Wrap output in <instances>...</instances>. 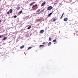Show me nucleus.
Masks as SVG:
<instances>
[{
  "instance_id": "f257e3e1",
  "label": "nucleus",
  "mask_w": 78,
  "mask_h": 78,
  "mask_svg": "<svg viewBox=\"0 0 78 78\" xmlns=\"http://www.w3.org/2000/svg\"><path fill=\"white\" fill-rule=\"evenodd\" d=\"M53 8V7L52 6H49L48 8H47V10H48L50 11V10H51V9H52Z\"/></svg>"
},
{
  "instance_id": "f03ea898",
  "label": "nucleus",
  "mask_w": 78,
  "mask_h": 78,
  "mask_svg": "<svg viewBox=\"0 0 78 78\" xmlns=\"http://www.w3.org/2000/svg\"><path fill=\"white\" fill-rule=\"evenodd\" d=\"M44 32V30H41L40 31V33H41V34H42Z\"/></svg>"
},
{
  "instance_id": "7ed1b4c3",
  "label": "nucleus",
  "mask_w": 78,
  "mask_h": 78,
  "mask_svg": "<svg viewBox=\"0 0 78 78\" xmlns=\"http://www.w3.org/2000/svg\"><path fill=\"white\" fill-rule=\"evenodd\" d=\"M63 20L64 21H65V22H66V21H67V20H68V18H64Z\"/></svg>"
},
{
  "instance_id": "20e7f679",
  "label": "nucleus",
  "mask_w": 78,
  "mask_h": 78,
  "mask_svg": "<svg viewBox=\"0 0 78 78\" xmlns=\"http://www.w3.org/2000/svg\"><path fill=\"white\" fill-rule=\"evenodd\" d=\"M7 39V37H4V38H3V39H2V41H5V40H6V39Z\"/></svg>"
},
{
  "instance_id": "39448f33",
  "label": "nucleus",
  "mask_w": 78,
  "mask_h": 78,
  "mask_svg": "<svg viewBox=\"0 0 78 78\" xmlns=\"http://www.w3.org/2000/svg\"><path fill=\"white\" fill-rule=\"evenodd\" d=\"M35 3V2H33L31 3L30 5V6H31L33 5H34Z\"/></svg>"
},
{
  "instance_id": "423d86ee",
  "label": "nucleus",
  "mask_w": 78,
  "mask_h": 78,
  "mask_svg": "<svg viewBox=\"0 0 78 78\" xmlns=\"http://www.w3.org/2000/svg\"><path fill=\"white\" fill-rule=\"evenodd\" d=\"M45 5V2H43L41 5V6H43L44 5Z\"/></svg>"
},
{
  "instance_id": "0eeeda50",
  "label": "nucleus",
  "mask_w": 78,
  "mask_h": 78,
  "mask_svg": "<svg viewBox=\"0 0 78 78\" xmlns=\"http://www.w3.org/2000/svg\"><path fill=\"white\" fill-rule=\"evenodd\" d=\"M22 12V10H21L19 12V13L18 15H20V14H21Z\"/></svg>"
},
{
  "instance_id": "6e6552de",
  "label": "nucleus",
  "mask_w": 78,
  "mask_h": 78,
  "mask_svg": "<svg viewBox=\"0 0 78 78\" xmlns=\"http://www.w3.org/2000/svg\"><path fill=\"white\" fill-rule=\"evenodd\" d=\"M51 45V42H49L48 43V46H50Z\"/></svg>"
},
{
  "instance_id": "1a4fd4ad",
  "label": "nucleus",
  "mask_w": 78,
  "mask_h": 78,
  "mask_svg": "<svg viewBox=\"0 0 78 78\" xmlns=\"http://www.w3.org/2000/svg\"><path fill=\"white\" fill-rule=\"evenodd\" d=\"M24 47H25L24 45H22L20 47V48H21V49H22V48H23Z\"/></svg>"
},
{
  "instance_id": "9d476101",
  "label": "nucleus",
  "mask_w": 78,
  "mask_h": 78,
  "mask_svg": "<svg viewBox=\"0 0 78 78\" xmlns=\"http://www.w3.org/2000/svg\"><path fill=\"white\" fill-rule=\"evenodd\" d=\"M20 9V7H18L17 8V10H19V9Z\"/></svg>"
},
{
  "instance_id": "9b49d317",
  "label": "nucleus",
  "mask_w": 78,
  "mask_h": 78,
  "mask_svg": "<svg viewBox=\"0 0 78 78\" xmlns=\"http://www.w3.org/2000/svg\"><path fill=\"white\" fill-rule=\"evenodd\" d=\"M52 42H56V39H55Z\"/></svg>"
},
{
  "instance_id": "f8f14e48",
  "label": "nucleus",
  "mask_w": 78,
  "mask_h": 78,
  "mask_svg": "<svg viewBox=\"0 0 78 78\" xmlns=\"http://www.w3.org/2000/svg\"><path fill=\"white\" fill-rule=\"evenodd\" d=\"M3 37V35H0V38H2Z\"/></svg>"
},
{
  "instance_id": "ddd939ff",
  "label": "nucleus",
  "mask_w": 78,
  "mask_h": 78,
  "mask_svg": "<svg viewBox=\"0 0 78 78\" xmlns=\"http://www.w3.org/2000/svg\"><path fill=\"white\" fill-rule=\"evenodd\" d=\"M52 14V12L50 13H49V14L48 15V16H51V14Z\"/></svg>"
},
{
  "instance_id": "4468645a",
  "label": "nucleus",
  "mask_w": 78,
  "mask_h": 78,
  "mask_svg": "<svg viewBox=\"0 0 78 78\" xmlns=\"http://www.w3.org/2000/svg\"><path fill=\"white\" fill-rule=\"evenodd\" d=\"M44 45H41L39 46V47H44Z\"/></svg>"
},
{
  "instance_id": "2eb2a0df",
  "label": "nucleus",
  "mask_w": 78,
  "mask_h": 78,
  "mask_svg": "<svg viewBox=\"0 0 78 78\" xmlns=\"http://www.w3.org/2000/svg\"><path fill=\"white\" fill-rule=\"evenodd\" d=\"M31 27V26H29L28 27L27 29H28V30H30Z\"/></svg>"
},
{
  "instance_id": "dca6fc26",
  "label": "nucleus",
  "mask_w": 78,
  "mask_h": 78,
  "mask_svg": "<svg viewBox=\"0 0 78 78\" xmlns=\"http://www.w3.org/2000/svg\"><path fill=\"white\" fill-rule=\"evenodd\" d=\"M40 10H41V9H39L36 12H39V11H40Z\"/></svg>"
},
{
  "instance_id": "f3484780",
  "label": "nucleus",
  "mask_w": 78,
  "mask_h": 78,
  "mask_svg": "<svg viewBox=\"0 0 78 78\" xmlns=\"http://www.w3.org/2000/svg\"><path fill=\"white\" fill-rule=\"evenodd\" d=\"M12 10L11 9L10 10V13H12Z\"/></svg>"
},
{
  "instance_id": "a211bd4d",
  "label": "nucleus",
  "mask_w": 78,
  "mask_h": 78,
  "mask_svg": "<svg viewBox=\"0 0 78 78\" xmlns=\"http://www.w3.org/2000/svg\"><path fill=\"white\" fill-rule=\"evenodd\" d=\"M49 41H51V38L50 37L49 38Z\"/></svg>"
},
{
  "instance_id": "6ab92c4d",
  "label": "nucleus",
  "mask_w": 78,
  "mask_h": 78,
  "mask_svg": "<svg viewBox=\"0 0 78 78\" xmlns=\"http://www.w3.org/2000/svg\"><path fill=\"white\" fill-rule=\"evenodd\" d=\"M55 20H56V19H54L53 20V22H55Z\"/></svg>"
},
{
  "instance_id": "aec40b11",
  "label": "nucleus",
  "mask_w": 78,
  "mask_h": 78,
  "mask_svg": "<svg viewBox=\"0 0 78 78\" xmlns=\"http://www.w3.org/2000/svg\"><path fill=\"white\" fill-rule=\"evenodd\" d=\"M31 47H29L28 48V50H30V49H31Z\"/></svg>"
},
{
  "instance_id": "412c9836",
  "label": "nucleus",
  "mask_w": 78,
  "mask_h": 78,
  "mask_svg": "<svg viewBox=\"0 0 78 78\" xmlns=\"http://www.w3.org/2000/svg\"><path fill=\"white\" fill-rule=\"evenodd\" d=\"M16 17H17V16L15 15V16H14V18H16Z\"/></svg>"
},
{
  "instance_id": "4be33fe9",
  "label": "nucleus",
  "mask_w": 78,
  "mask_h": 78,
  "mask_svg": "<svg viewBox=\"0 0 78 78\" xmlns=\"http://www.w3.org/2000/svg\"><path fill=\"white\" fill-rule=\"evenodd\" d=\"M34 7H35V5H34L32 7V8H34Z\"/></svg>"
},
{
  "instance_id": "5701e85b",
  "label": "nucleus",
  "mask_w": 78,
  "mask_h": 78,
  "mask_svg": "<svg viewBox=\"0 0 78 78\" xmlns=\"http://www.w3.org/2000/svg\"><path fill=\"white\" fill-rule=\"evenodd\" d=\"M7 14H9V12H8Z\"/></svg>"
},
{
  "instance_id": "b1692460",
  "label": "nucleus",
  "mask_w": 78,
  "mask_h": 78,
  "mask_svg": "<svg viewBox=\"0 0 78 78\" xmlns=\"http://www.w3.org/2000/svg\"><path fill=\"white\" fill-rule=\"evenodd\" d=\"M35 6H36V7L37 6V4L35 5Z\"/></svg>"
},
{
  "instance_id": "393cba45",
  "label": "nucleus",
  "mask_w": 78,
  "mask_h": 78,
  "mask_svg": "<svg viewBox=\"0 0 78 78\" xmlns=\"http://www.w3.org/2000/svg\"><path fill=\"white\" fill-rule=\"evenodd\" d=\"M63 16H61L60 17V19H61L62 18V17Z\"/></svg>"
},
{
  "instance_id": "a878e982",
  "label": "nucleus",
  "mask_w": 78,
  "mask_h": 78,
  "mask_svg": "<svg viewBox=\"0 0 78 78\" xmlns=\"http://www.w3.org/2000/svg\"><path fill=\"white\" fill-rule=\"evenodd\" d=\"M64 13H63L62 15V16H63V15H64Z\"/></svg>"
},
{
  "instance_id": "bb28decb",
  "label": "nucleus",
  "mask_w": 78,
  "mask_h": 78,
  "mask_svg": "<svg viewBox=\"0 0 78 78\" xmlns=\"http://www.w3.org/2000/svg\"><path fill=\"white\" fill-rule=\"evenodd\" d=\"M45 42H43L42 43V44H45Z\"/></svg>"
},
{
  "instance_id": "cd10ccee",
  "label": "nucleus",
  "mask_w": 78,
  "mask_h": 78,
  "mask_svg": "<svg viewBox=\"0 0 78 78\" xmlns=\"http://www.w3.org/2000/svg\"><path fill=\"white\" fill-rule=\"evenodd\" d=\"M57 43V42H55V43H54V44H56Z\"/></svg>"
},
{
  "instance_id": "c85d7f7f",
  "label": "nucleus",
  "mask_w": 78,
  "mask_h": 78,
  "mask_svg": "<svg viewBox=\"0 0 78 78\" xmlns=\"http://www.w3.org/2000/svg\"><path fill=\"white\" fill-rule=\"evenodd\" d=\"M0 22H2V20H0Z\"/></svg>"
},
{
  "instance_id": "c756f323",
  "label": "nucleus",
  "mask_w": 78,
  "mask_h": 78,
  "mask_svg": "<svg viewBox=\"0 0 78 78\" xmlns=\"http://www.w3.org/2000/svg\"><path fill=\"white\" fill-rule=\"evenodd\" d=\"M55 4H56V3H55L54 4L55 5Z\"/></svg>"
},
{
  "instance_id": "7c9ffc66",
  "label": "nucleus",
  "mask_w": 78,
  "mask_h": 78,
  "mask_svg": "<svg viewBox=\"0 0 78 78\" xmlns=\"http://www.w3.org/2000/svg\"><path fill=\"white\" fill-rule=\"evenodd\" d=\"M9 11L10 12V10H9Z\"/></svg>"
},
{
  "instance_id": "2f4dec72",
  "label": "nucleus",
  "mask_w": 78,
  "mask_h": 78,
  "mask_svg": "<svg viewBox=\"0 0 78 78\" xmlns=\"http://www.w3.org/2000/svg\"><path fill=\"white\" fill-rule=\"evenodd\" d=\"M55 17H56V16Z\"/></svg>"
}]
</instances>
